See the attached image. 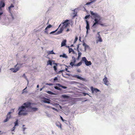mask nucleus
I'll return each mask as SVG.
<instances>
[{"label": "nucleus", "instance_id": "nucleus-43", "mask_svg": "<svg viewBox=\"0 0 135 135\" xmlns=\"http://www.w3.org/2000/svg\"><path fill=\"white\" fill-rule=\"evenodd\" d=\"M94 2V1H91V2H88L87 3H86V4H85V5H90V4H91V3L93 2Z\"/></svg>", "mask_w": 135, "mask_h": 135}, {"label": "nucleus", "instance_id": "nucleus-61", "mask_svg": "<svg viewBox=\"0 0 135 135\" xmlns=\"http://www.w3.org/2000/svg\"><path fill=\"white\" fill-rule=\"evenodd\" d=\"M64 70H65L66 71H67L68 72H70V71H69L68 70V69L67 68H65V69Z\"/></svg>", "mask_w": 135, "mask_h": 135}, {"label": "nucleus", "instance_id": "nucleus-15", "mask_svg": "<svg viewBox=\"0 0 135 135\" xmlns=\"http://www.w3.org/2000/svg\"><path fill=\"white\" fill-rule=\"evenodd\" d=\"M76 62V59H73L71 61L70 63V65L72 67H73L75 63Z\"/></svg>", "mask_w": 135, "mask_h": 135}, {"label": "nucleus", "instance_id": "nucleus-24", "mask_svg": "<svg viewBox=\"0 0 135 135\" xmlns=\"http://www.w3.org/2000/svg\"><path fill=\"white\" fill-rule=\"evenodd\" d=\"M60 57H62L63 58H67L68 56L64 53H63L62 55H60L59 56Z\"/></svg>", "mask_w": 135, "mask_h": 135}, {"label": "nucleus", "instance_id": "nucleus-58", "mask_svg": "<svg viewBox=\"0 0 135 135\" xmlns=\"http://www.w3.org/2000/svg\"><path fill=\"white\" fill-rule=\"evenodd\" d=\"M100 32H98L97 34V36H100V35L99 34Z\"/></svg>", "mask_w": 135, "mask_h": 135}, {"label": "nucleus", "instance_id": "nucleus-47", "mask_svg": "<svg viewBox=\"0 0 135 135\" xmlns=\"http://www.w3.org/2000/svg\"><path fill=\"white\" fill-rule=\"evenodd\" d=\"M82 94H83V96H85L86 95H89V94L88 93H85L84 92H82Z\"/></svg>", "mask_w": 135, "mask_h": 135}, {"label": "nucleus", "instance_id": "nucleus-28", "mask_svg": "<svg viewBox=\"0 0 135 135\" xmlns=\"http://www.w3.org/2000/svg\"><path fill=\"white\" fill-rule=\"evenodd\" d=\"M97 37L98 38V40H97V43H98V42H102L103 40L102 38L100 36H97Z\"/></svg>", "mask_w": 135, "mask_h": 135}, {"label": "nucleus", "instance_id": "nucleus-57", "mask_svg": "<svg viewBox=\"0 0 135 135\" xmlns=\"http://www.w3.org/2000/svg\"><path fill=\"white\" fill-rule=\"evenodd\" d=\"M8 119H7L6 118L4 120L3 122H7V121H8Z\"/></svg>", "mask_w": 135, "mask_h": 135}, {"label": "nucleus", "instance_id": "nucleus-1", "mask_svg": "<svg viewBox=\"0 0 135 135\" xmlns=\"http://www.w3.org/2000/svg\"><path fill=\"white\" fill-rule=\"evenodd\" d=\"M16 13L15 12H10L9 16L6 15L2 18V23L3 25L8 26L12 21L17 17Z\"/></svg>", "mask_w": 135, "mask_h": 135}, {"label": "nucleus", "instance_id": "nucleus-64", "mask_svg": "<svg viewBox=\"0 0 135 135\" xmlns=\"http://www.w3.org/2000/svg\"><path fill=\"white\" fill-rule=\"evenodd\" d=\"M53 84L52 83H49V86H51L53 85Z\"/></svg>", "mask_w": 135, "mask_h": 135}, {"label": "nucleus", "instance_id": "nucleus-31", "mask_svg": "<svg viewBox=\"0 0 135 135\" xmlns=\"http://www.w3.org/2000/svg\"><path fill=\"white\" fill-rule=\"evenodd\" d=\"M91 17V16L89 14L86 16L84 17V19L86 20L88 19H89L90 17Z\"/></svg>", "mask_w": 135, "mask_h": 135}, {"label": "nucleus", "instance_id": "nucleus-17", "mask_svg": "<svg viewBox=\"0 0 135 135\" xmlns=\"http://www.w3.org/2000/svg\"><path fill=\"white\" fill-rule=\"evenodd\" d=\"M26 102L28 107H32L31 105H33L36 104L34 103H31L29 102Z\"/></svg>", "mask_w": 135, "mask_h": 135}, {"label": "nucleus", "instance_id": "nucleus-16", "mask_svg": "<svg viewBox=\"0 0 135 135\" xmlns=\"http://www.w3.org/2000/svg\"><path fill=\"white\" fill-rule=\"evenodd\" d=\"M6 16L5 13H4L3 11L1 10L0 11V20H1L2 19V18H3L4 16Z\"/></svg>", "mask_w": 135, "mask_h": 135}, {"label": "nucleus", "instance_id": "nucleus-26", "mask_svg": "<svg viewBox=\"0 0 135 135\" xmlns=\"http://www.w3.org/2000/svg\"><path fill=\"white\" fill-rule=\"evenodd\" d=\"M5 6V4L3 2H1L0 3V10L1 9V8L4 7Z\"/></svg>", "mask_w": 135, "mask_h": 135}, {"label": "nucleus", "instance_id": "nucleus-42", "mask_svg": "<svg viewBox=\"0 0 135 135\" xmlns=\"http://www.w3.org/2000/svg\"><path fill=\"white\" fill-rule=\"evenodd\" d=\"M48 29L46 27L45 29V31H44V32L45 33H46L47 34H48V31H47Z\"/></svg>", "mask_w": 135, "mask_h": 135}, {"label": "nucleus", "instance_id": "nucleus-38", "mask_svg": "<svg viewBox=\"0 0 135 135\" xmlns=\"http://www.w3.org/2000/svg\"><path fill=\"white\" fill-rule=\"evenodd\" d=\"M14 112V109H13L11 110L10 112H8V115H11V114Z\"/></svg>", "mask_w": 135, "mask_h": 135}, {"label": "nucleus", "instance_id": "nucleus-25", "mask_svg": "<svg viewBox=\"0 0 135 135\" xmlns=\"http://www.w3.org/2000/svg\"><path fill=\"white\" fill-rule=\"evenodd\" d=\"M69 53H70L71 52H72V53L73 54H76L77 55V54L74 51V50L71 48L69 50Z\"/></svg>", "mask_w": 135, "mask_h": 135}, {"label": "nucleus", "instance_id": "nucleus-41", "mask_svg": "<svg viewBox=\"0 0 135 135\" xmlns=\"http://www.w3.org/2000/svg\"><path fill=\"white\" fill-rule=\"evenodd\" d=\"M60 118L61 119L63 122H64L66 124H67V123L65 122H67V121L65 119H64L61 116H60Z\"/></svg>", "mask_w": 135, "mask_h": 135}, {"label": "nucleus", "instance_id": "nucleus-63", "mask_svg": "<svg viewBox=\"0 0 135 135\" xmlns=\"http://www.w3.org/2000/svg\"><path fill=\"white\" fill-rule=\"evenodd\" d=\"M66 47H68V48L69 50L71 48L69 46H68L67 45H66L65 46Z\"/></svg>", "mask_w": 135, "mask_h": 135}, {"label": "nucleus", "instance_id": "nucleus-20", "mask_svg": "<svg viewBox=\"0 0 135 135\" xmlns=\"http://www.w3.org/2000/svg\"><path fill=\"white\" fill-rule=\"evenodd\" d=\"M83 62V61H82V58H81V59L80 61L77 63L76 64H75L74 65V66H79L81 65L82 63Z\"/></svg>", "mask_w": 135, "mask_h": 135}, {"label": "nucleus", "instance_id": "nucleus-35", "mask_svg": "<svg viewBox=\"0 0 135 135\" xmlns=\"http://www.w3.org/2000/svg\"><path fill=\"white\" fill-rule=\"evenodd\" d=\"M68 96L65 94L62 95L61 96V97L64 99H66L68 98Z\"/></svg>", "mask_w": 135, "mask_h": 135}, {"label": "nucleus", "instance_id": "nucleus-7", "mask_svg": "<svg viewBox=\"0 0 135 135\" xmlns=\"http://www.w3.org/2000/svg\"><path fill=\"white\" fill-rule=\"evenodd\" d=\"M82 61L85 63L87 66H89L91 65L92 63L90 61H88L85 57H82Z\"/></svg>", "mask_w": 135, "mask_h": 135}, {"label": "nucleus", "instance_id": "nucleus-54", "mask_svg": "<svg viewBox=\"0 0 135 135\" xmlns=\"http://www.w3.org/2000/svg\"><path fill=\"white\" fill-rule=\"evenodd\" d=\"M52 64H53L55 65V66H56V67L59 64V63H53Z\"/></svg>", "mask_w": 135, "mask_h": 135}, {"label": "nucleus", "instance_id": "nucleus-9", "mask_svg": "<svg viewBox=\"0 0 135 135\" xmlns=\"http://www.w3.org/2000/svg\"><path fill=\"white\" fill-rule=\"evenodd\" d=\"M41 99H42V102L45 103L50 104L51 102V101L50 100V99L48 98H46L44 97H42Z\"/></svg>", "mask_w": 135, "mask_h": 135}, {"label": "nucleus", "instance_id": "nucleus-4", "mask_svg": "<svg viewBox=\"0 0 135 135\" xmlns=\"http://www.w3.org/2000/svg\"><path fill=\"white\" fill-rule=\"evenodd\" d=\"M23 64H18L17 63V64L15 66V68H11L10 69V70L13 73H16L21 68Z\"/></svg>", "mask_w": 135, "mask_h": 135}, {"label": "nucleus", "instance_id": "nucleus-3", "mask_svg": "<svg viewBox=\"0 0 135 135\" xmlns=\"http://www.w3.org/2000/svg\"><path fill=\"white\" fill-rule=\"evenodd\" d=\"M28 107L27 105V102L24 103L21 106L19 107L18 109V112H28V111L26 110L27 108H28Z\"/></svg>", "mask_w": 135, "mask_h": 135}, {"label": "nucleus", "instance_id": "nucleus-34", "mask_svg": "<svg viewBox=\"0 0 135 135\" xmlns=\"http://www.w3.org/2000/svg\"><path fill=\"white\" fill-rule=\"evenodd\" d=\"M41 105L45 107H47V108H51V106H50L49 105H47L45 104H41Z\"/></svg>", "mask_w": 135, "mask_h": 135}, {"label": "nucleus", "instance_id": "nucleus-27", "mask_svg": "<svg viewBox=\"0 0 135 135\" xmlns=\"http://www.w3.org/2000/svg\"><path fill=\"white\" fill-rule=\"evenodd\" d=\"M83 45L84 46L85 48H86L87 49H89L90 48L89 46L88 45H86V44L84 42L83 43Z\"/></svg>", "mask_w": 135, "mask_h": 135}, {"label": "nucleus", "instance_id": "nucleus-48", "mask_svg": "<svg viewBox=\"0 0 135 135\" xmlns=\"http://www.w3.org/2000/svg\"><path fill=\"white\" fill-rule=\"evenodd\" d=\"M15 127L14 126L13 128H12V129H11V131H14L15 130Z\"/></svg>", "mask_w": 135, "mask_h": 135}, {"label": "nucleus", "instance_id": "nucleus-62", "mask_svg": "<svg viewBox=\"0 0 135 135\" xmlns=\"http://www.w3.org/2000/svg\"><path fill=\"white\" fill-rule=\"evenodd\" d=\"M22 76L23 77L25 78H26V75H25V74H23V75H22Z\"/></svg>", "mask_w": 135, "mask_h": 135}, {"label": "nucleus", "instance_id": "nucleus-40", "mask_svg": "<svg viewBox=\"0 0 135 135\" xmlns=\"http://www.w3.org/2000/svg\"><path fill=\"white\" fill-rule=\"evenodd\" d=\"M11 115H8V113L7 114V115H6V119H7L8 120H9L10 118H11Z\"/></svg>", "mask_w": 135, "mask_h": 135}, {"label": "nucleus", "instance_id": "nucleus-51", "mask_svg": "<svg viewBox=\"0 0 135 135\" xmlns=\"http://www.w3.org/2000/svg\"><path fill=\"white\" fill-rule=\"evenodd\" d=\"M78 52V56H80V57L81 56V53L80 52Z\"/></svg>", "mask_w": 135, "mask_h": 135}, {"label": "nucleus", "instance_id": "nucleus-22", "mask_svg": "<svg viewBox=\"0 0 135 135\" xmlns=\"http://www.w3.org/2000/svg\"><path fill=\"white\" fill-rule=\"evenodd\" d=\"M66 42V40H63L61 43V47L65 46Z\"/></svg>", "mask_w": 135, "mask_h": 135}, {"label": "nucleus", "instance_id": "nucleus-30", "mask_svg": "<svg viewBox=\"0 0 135 135\" xmlns=\"http://www.w3.org/2000/svg\"><path fill=\"white\" fill-rule=\"evenodd\" d=\"M46 92L48 94L51 95H56L55 93L51 91H47Z\"/></svg>", "mask_w": 135, "mask_h": 135}, {"label": "nucleus", "instance_id": "nucleus-11", "mask_svg": "<svg viewBox=\"0 0 135 135\" xmlns=\"http://www.w3.org/2000/svg\"><path fill=\"white\" fill-rule=\"evenodd\" d=\"M90 89L93 93H97L98 92L100 91L99 89L97 88H94L93 86H91Z\"/></svg>", "mask_w": 135, "mask_h": 135}, {"label": "nucleus", "instance_id": "nucleus-13", "mask_svg": "<svg viewBox=\"0 0 135 135\" xmlns=\"http://www.w3.org/2000/svg\"><path fill=\"white\" fill-rule=\"evenodd\" d=\"M27 112H18V114L19 116L23 115L26 116L28 114V113Z\"/></svg>", "mask_w": 135, "mask_h": 135}, {"label": "nucleus", "instance_id": "nucleus-49", "mask_svg": "<svg viewBox=\"0 0 135 135\" xmlns=\"http://www.w3.org/2000/svg\"><path fill=\"white\" fill-rule=\"evenodd\" d=\"M56 86H59L58 87H61V85H62L61 84H60L59 83H56Z\"/></svg>", "mask_w": 135, "mask_h": 135}, {"label": "nucleus", "instance_id": "nucleus-36", "mask_svg": "<svg viewBox=\"0 0 135 135\" xmlns=\"http://www.w3.org/2000/svg\"><path fill=\"white\" fill-rule=\"evenodd\" d=\"M58 80V78L57 77H56L54 78L53 80L54 82H57Z\"/></svg>", "mask_w": 135, "mask_h": 135}, {"label": "nucleus", "instance_id": "nucleus-5", "mask_svg": "<svg viewBox=\"0 0 135 135\" xmlns=\"http://www.w3.org/2000/svg\"><path fill=\"white\" fill-rule=\"evenodd\" d=\"M66 75L69 76H71L73 77L76 78L77 79H79L80 80H82L83 81L86 82L87 81V80L86 79V78H83L81 76L78 75H72L68 73H66Z\"/></svg>", "mask_w": 135, "mask_h": 135}, {"label": "nucleus", "instance_id": "nucleus-19", "mask_svg": "<svg viewBox=\"0 0 135 135\" xmlns=\"http://www.w3.org/2000/svg\"><path fill=\"white\" fill-rule=\"evenodd\" d=\"M54 60H49L47 62V65H50L52 66V62H55Z\"/></svg>", "mask_w": 135, "mask_h": 135}, {"label": "nucleus", "instance_id": "nucleus-46", "mask_svg": "<svg viewBox=\"0 0 135 135\" xmlns=\"http://www.w3.org/2000/svg\"><path fill=\"white\" fill-rule=\"evenodd\" d=\"M52 27V25H51V24H49L48 26H47L46 27L48 29L49 28H51Z\"/></svg>", "mask_w": 135, "mask_h": 135}, {"label": "nucleus", "instance_id": "nucleus-6", "mask_svg": "<svg viewBox=\"0 0 135 135\" xmlns=\"http://www.w3.org/2000/svg\"><path fill=\"white\" fill-rule=\"evenodd\" d=\"M69 21H70L71 22V23L72 24L73 21L72 20L66 19L64 21V22L62 23L63 24V25L60 27V28L62 27L63 28L64 30L65 28L67 27V26L70 24V23L68 22Z\"/></svg>", "mask_w": 135, "mask_h": 135}, {"label": "nucleus", "instance_id": "nucleus-45", "mask_svg": "<svg viewBox=\"0 0 135 135\" xmlns=\"http://www.w3.org/2000/svg\"><path fill=\"white\" fill-rule=\"evenodd\" d=\"M77 11H76V12H74L73 13V14H74V15L73 16V18H74L76 16H77Z\"/></svg>", "mask_w": 135, "mask_h": 135}, {"label": "nucleus", "instance_id": "nucleus-52", "mask_svg": "<svg viewBox=\"0 0 135 135\" xmlns=\"http://www.w3.org/2000/svg\"><path fill=\"white\" fill-rule=\"evenodd\" d=\"M23 57L24 58H25L27 59L26 60H25V59H24V60L25 61H26V60L28 58V57H27V56H26V55H24V56H23Z\"/></svg>", "mask_w": 135, "mask_h": 135}, {"label": "nucleus", "instance_id": "nucleus-50", "mask_svg": "<svg viewBox=\"0 0 135 135\" xmlns=\"http://www.w3.org/2000/svg\"><path fill=\"white\" fill-rule=\"evenodd\" d=\"M62 88L64 89H66L67 88V86H64L63 85H61V87Z\"/></svg>", "mask_w": 135, "mask_h": 135}, {"label": "nucleus", "instance_id": "nucleus-53", "mask_svg": "<svg viewBox=\"0 0 135 135\" xmlns=\"http://www.w3.org/2000/svg\"><path fill=\"white\" fill-rule=\"evenodd\" d=\"M56 73V74H60L61 73H62V72L60 70L59 71H57V73Z\"/></svg>", "mask_w": 135, "mask_h": 135}, {"label": "nucleus", "instance_id": "nucleus-32", "mask_svg": "<svg viewBox=\"0 0 135 135\" xmlns=\"http://www.w3.org/2000/svg\"><path fill=\"white\" fill-rule=\"evenodd\" d=\"M47 53L48 55H50V54H56V53H55L53 51V50H52L51 51H48L47 52Z\"/></svg>", "mask_w": 135, "mask_h": 135}, {"label": "nucleus", "instance_id": "nucleus-29", "mask_svg": "<svg viewBox=\"0 0 135 135\" xmlns=\"http://www.w3.org/2000/svg\"><path fill=\"white\" fill-rule=\"evenodd\" d=\"M18 119H17L16 121L14 122V124H15L14 126L15 127L18 126Z\"/></svg>", "mask_w": 135, "mask_h": 135}, {"label": "nucleus", "instance_id": "nucleus-12", "mask_svg": "<svg viewBox=\"0 0 135 135\" xmlns=\"http://www.w3.org/2000/svg\"><path fill=\"white\" fill-rule=\"evenodd\" d=\"M104 84L108 86L109 85V81L107 80V78L106 76H105L104 78L103 79Z\"/></svg>", "mask_w": 135, "mask_h": 135}, {"label": "nucleus", "instance_id": "nucleus-10", "mask_svg": "<svg viewBox=\"0 0 135 135\" xmlns=\"http://www.w3.org/2000/svg\"><path fill=\"white\" fill-rule=\"evenodd\" d=\"M28 108L30 109L31 110L28 111L29 112H36L38 110V108L35 107H28Z\"/></svg>", "mask_w": 135, "mask_h": 135}, {"label": "nucleus", "instance_id": "nucleus-55", "mask_svg": "<svg viewBox=\"0 0 135 135\" xmlns=\"http://www.w3.org/2000/svg\"><path fill=\"white\" fill-rule=\"evenodd\" d=\"M86 29V35L85 36V37H86L87 36V34H88V33H89V32H88V30H89L90 29Z\"/></svg>", "mask_w": 135, "mask_h": 135}, {"label": "nucleus", "instance_id": "nucleus-2", "mask_svg": "<svg viewBox=\"0 0 135 135\" xmlns=\"http://www.w3.org/2000/svg\"><path fill=\"white\" fill-rule=\"evenodd\" d=\"M90 13L91 15V18L92 19H94L95 22L92 25L91 27H94L96 28V26L97 25H99L102 26H105L104 24L102 23L100 21L101 19L100 16L97 13L94 12L93 11H90Z\"/></svg>", "mask_w": 135, "mask_h": 135}, {"label": "nucleus", "instance_id": "nucleus-60", "mask_svg": "<svg viewBox=\"0 0 135 135\" xmlns=\"http://www.w3.org/2000/svg\"><path fill=\"white\" fill-rule=\"evenodd\" d=\"M76 71L78 72H79V73H80L81 72V70H80V69H77V70H76Z\"/></svg>", "mask_w": 135, "mask_h": 135}, {"label": "nucleus", "instance_id": "nucleus-44", "mask_svg": "<svg viewBox=\"0 0 135 135\" xmlns=\"http://www.w3.org/2000/svg\"><path fill=\"white\" fill-rule=\"evenodd\" d=\"M51 108H52L53 110L55 111H56L58 112L59 111V110H57V109H56L54 108L51 107Z\"/></svg>", "mask_w": 135, "mask_h": 135}, {"label": "nucleus", "instance_id": "nucleus-8", "mask_svg": "<svg viewBox=\"0 0 135 135\" xmlns=\"http://www.w3.org/2000/svg\"><path fill=\"white\" fill-rule=\"evenodd\" d=\"M63 31V28L62 27L61 28H60L59 30L57 32L55 33L54 31H53L51 32L50 33V34H53L55 35H57L61 33Z\"/></svg>", "mask_w": 135, "mask_h": 135}, {"label": "nucleus", "instance_id": "nucleus-23", "mask_svg": "<svg viewBox=\"0 0 135 135\" xmlns=\"http://www.w3.org/2000/svg\"><path fill=\"white\" fill-rule=\"evenodd\" d=\"M14 7V5L13 4H11L10 6H9L8 8V9L9 10V12H10H10H11V8Z\"/></svg>", "mask_w": 135, "mask_h": 135}, {"label": "nucleus", "instance_id": "nucleus-59", "mask_svg": "<svg viewBox=\"0 0 135 135\" xmlns=\"http://www.w3.org/2000/svg\"><path fill=\"white\" fill-rule=\"evenodd\" d=\"M45 86H44L42 88H41L40 89V91H41L44 88H45Z\"/></svg>", "mask_w": 135, "mask_h": 135}, {"label": "nucleus", "instance_id": "nucleus-21", "mask_svg": "<svg viewBox=\"0 0 135 135\" xmlns=\"http://www.w3.org/2000/svg\"><path fill=\"white\" fill-rule=\"evenodd\" d=\"M85 22L86 24V29H90V26L89 21L87 20H86Z\"/></svg>", "mask_w": 135, "mask_h": 135}, {"label": "nucleus", "instance_id": "nucleus-37", "mask_svg": "<svg viewBox=\"0 0 135 135\" xmlns=\"http://www.w3.org/2000/svg\"><path fill=\"white\" fill-rule=\"evenodd\" d=\"M78 37L77 36H75V39L74 40V44H75L76 43V42L78 40Z\"/></svg>", "mask_w": 135, "mask_h": 135}, {"label": "nucleus", "instance_id": "nucleus-39", "mask_svg": "<svg viewBox=\"0 0 135 135\" xmlns=\"http://www.w3.org/2000/svg\"><path fill=\"white\" fill-rule=\"evenodd\" d=\"M53 68L54 70H55L56 73H57V67L56 66H53Z\"/></svg>", "mask_w": 135, "mask_h": 135}, {"label": "nucleus", "instance_id": "nucleus-18", "mask_svg": "<svg viewBox=\"0 0 135 135\" xmlns=\"http://www.w3.org/2000/svg\"><path fill=\"white\" fill-rule=\"evenodd\" d=\"M56 125L58 128H60L61 129H62L61 127V124L59 121H57L56 122Z\"/></svg>", "mask_w": 135, "mask_h": 135}, {"label": "nucleus", "instance_id": "nucleus-14", "mask_svg": "<svg viewBox=\"0 0 135 135\" xmlns=\"http://www.w3.org/2000/svg\"><path fill=\"white\" fill-rule=\"evenodd\" d=\"M50 104L57 108H58L59 107H60V108H61V107L59 105V104L55 102H53L52 103L50 102Z\"/></svg>", "mask_w": 135, "mask_h": 135}, {"label": "nucleus", "instance_id": "nucleus-33", "mask_svg": "<svg viewBox=\"0 0 135 135\" xmlns=\"http://www.w3.org/2000/svg\"><path fill=\"white\" fill-rule=\"evenodd\" d=\"M54 88L55 89H57V90L61 91L62 89L61 88H60L59 87H58V86H54Z\"/></svg>", "mask_w": 135, "mask_h": 135}, {"label": "nucleus", "instance_id": "nucleus-56", "mask_svg": "<svg viewBox=\"0 0 135 135\" xmlns=\"http://www.w3.org/2000/svg\"><path fill=\"white\" fill-rule=\"evenodd\" d=\"M78 9L77 8H75L74 9L73 11L74 12H76L78 10Z\"/></svg>", "mask_w": 135, "mask_h": 135}]
</instances>
